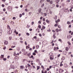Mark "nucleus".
<instances>
[{"instance_id": "nucleus-1", "label": "nucleus", "mask_w": 73, "mask_h": 73, "mask_svg": "<svg viewBox=\"0 0 73 73\" xmlns=\"http://www.w3.org/2000/svg\"><path fill=\"white\" fill-rule=\"evenodd\" d=\"M12 30L11 29H8V31H7L8 34L9 35H11V34H12Z\"/></svg>"}, {"instance_id": "nucleus-2", "label": "nucleus", "mask_w": 73, "mask_h": 73, "mask_svg": "<svg viewBox=\"0 0 73 73\" xmlns=\"http://www.w3.org/2000/svg\"><path fill=\"white\" fill-rule=\"evenodd\" d=\"M11 69H15V66L13 65H10V68H9V70H10Z\"/></svg>"}, {"instance_id": "nucleus-3", "label": "nucleus", "mask_w": 73, "mask_h": 73, "mask_svg": "<svg viewBox=\"0 0 73 73\" xmlns=\"http://www.w3.org/2000/svg\"><path fill=\"white\" fill-rule=\"evenodd\" d=\"M30 58H32L33 60H35V57L33 56L32 55L31 56L29 57Z\"/></svg>"}, {"instance_id": "nucleus-4", "label": "nucleus", "mask_w": 73, "mask_h": 73, "mask_svg": "<svg viewBox=\"0 0 73 73\" xmlns=\"http://www.w3.org/2000/svg\"><path fill=\"white\" fill-rule=\"evenodd\" d=\"M53 53L52 52H50L49 53V57H52V56H53Z\"/></svg>"}, {"instance_id": "nucleus-5", "label": "nucleus", "mask_w": 73, "mask_h": 73, "mask_svg": "<svg viewBox=\"0 0 73 73\" xmlns=\"http://www.w3.org/2000/svg\"><path fill=\"white\" fill-rule=\"evenodd\" d=\"M50 60H54V58L53 57H52V56H50Z\"/></svg>"}, {"instance_id": "nucleus-6", "label": "nucleus", "mask_w": 73, "mask_h": 73, "mask_svg": "<svg viewBox=\"0 0 73 73\" xmlns=\"http://www.w3.org/2000/svg\"><path fill=\"white\" fill-rule=\"evenodd\" d=\"M36 61L37 62H38V63H40V60L38 59H37L36 60Z\"/></svg>"}, {"instance_id": "nucleus-7", "label": "nucleus", "mask_w": 73, "mask_h": 73, "mask_svg": "<svg viewBox=\"0 0 73 73\" xmlns=\"http://www.w3.org/2000/svg\"><path fill=\"white\" fill-rule=\"evenodd\" d=\"M57 16H55V17L54 18V20H57Z\"/></svg>"}, {"instance_id": "nucleus-8", "label": "nucleus", "mask_w": 73, "mask_h": 73, "mask_svg": "<svg viewBox=\"0 0 73 73\" xmlns=\"http://www.w3.org/2000/svg\"><path fill=\"white\" fill-rule=\"evenodd\" d=\"M8 41H5L4 42V44H5V45H7V44H8Z\"/></svg>"}, {"instance_id": "nucleus-9", "label": "nucleus", "mask_w": 73, "mask_h": 73, "mask_svg": "<svg viewBox=\"0 0 73 73\" xmlns=\"http://www.w3.org/2000/svg\"><path fill=\"white\" fill-rule=\"evenodd\" d=\"M67 38L68 39H69V38H71V37H70V35H69V36H67Z\"/></svg>"}, {"instance_id": "nucleus-10", "label": "nucleus", "mask_w": 73, "mask_h": 73, "mask_svg": "<svg viewBox=\"0 0 73 73\" xmlns=\"http://www.w3.org/2000/svg\"><path fill=\"white\" fill-rule=\"evenodd\" d=\"M60 0H56V3L58 4V2H59Z\"/></svg>"}, {"instance_id": "nucleus-11", "label": "nucleus", "mask_w": 73, "mask_h": 73, "mask_svg": "<svg viewBox=\"0 0 73 73\" xmlns=\"http://www.w3.org/2000/svg\"><path fill=\"white\" fill-rule=\"evenodd\" d=\"M39 69H40V66H37V68L36 69L37 70H38Z\"/></svg>"}, {"instance_id": "nucleus-12", "label": "nucleus", "mask_w": 73, "mask_h": 73, "mask_svg": "<svg viewBox=\"0 0 73 73\" xmlns=\"http://www.w3.org/2000/svg\"><path fill=\"white\" fill-rule=\"evenodd\" d=\"M29 67V70H31V69H32V66H30L29 67Z\"/></svg>"}, {"instance_id": "nucleus-13", "label": "nucleus", "mask_w": 73, "mask_h": 73, "mask_svg": "<svg viewBox=\"0 0 73 73\" xmlns=\"http://www.w3.org/2000/svg\"><path fill=\"white\" fill-rule=\"evenodd\" d=\"M61 60H65V57L63 56L62 58L61 59Z\"/></svg>"}, {"instance_id": "nucleus-14", "label": "nucleus", "mask_w": 73, "mask_h": 73, "mask_svg": "<svg viewBox=\"0 0 73 73\" xmlns=\"http://www.w3.org/2000/svg\"><path fill=\"white\" fill-rule=\"evenodd\" d=\"M63 54H66V52L65 51H64L63 52Z\"/></svg>"}, {"instance_id": "nucleus-15", "label": "nucleus", "mask_w": 73, "mask_h": 73, "mask_svg": "<svg viewBox=\"0 0 73 73\" xmlns=\"http://www.w3.org/2000/svg\"><path fill=\"white\" fill-rule=\"evenodd\" d=\"M57 25H58V23L57 24V23H56L55 24V25H54V27H57Z\"/></svg>"}, {"instance_id": "nucleus-16", "label": "nucleus", "mask_w": 73, "mask_h": 73, "mask_svg": "<svg viewBox=\"0 0 73 73\" xmlns=\"http://www.w3.org/2000/svg\"><path fill=\"white\" fill-rule=\"evenodd\" d=\"M10 7L11 8H12V7H10V6H9L7 7V9L8 10H9L10 9Z\"/></svg>"}, {"instance_id": "nucleus-17", "label": "nucleus", "mask_w": 73, "mask_h": 73, "mask_svg": "<svg viewBox=\"0 0 73 73\" xmlns=\"http://www.w3.org/2000/svg\"><path fill=\"white\" fill-rule=\"evenodd\" d=\"M36 47L37 49H38L39 48V47H40V46H39V45H37L36 46Z\"/></svg>"}, {"instance_id": "nucleus-18", "label": "nucleus", "mask_w": 73, "mask_h": 73, "mask_svg": "<svg viewBox=\"0 0 73 73\" xmlns=\"http://www.w3.org/2000/svg\"><path fill=\"white\" fill-rule=\"evenodd\" d=\"M19 59V57L18 56H15V60H17V59Z\"/></svg>"}, {"instance_id": "nucleus-19", "label": "nucleus", "mask_w": 73, "mask_h": 73, "mask_svg": "<svg viewBox=\"0 0 73 73\" xmlns=\"http://www.w3.org/2000/svg\"><path fill=\"white\" fill-rule=\"evenodd\" d=\"M31 55V53H29L27 54V56L28 57H29V56H30Z\"/></svg>"}, {"instance_id": "nucleus-20", "label": "nucleus", "mask_w": 73, "mask_h": 73, "mask_svg": "<svg viewBox=\"0 0 73 73\" xmlns=\"http://www.w3.org/2000/svg\"><path fill=\"white\" fill-rule=\"evenodd\" d=\"M46 22L47 23H49V21L48 19L46 20Z\"/></svg>"}, {"instance_id": "nucleus-21", "label": "nucleus", "mask_w": 73, "mask_h": 73, "mask_svg": "<svg viewBox=\"0 0 73 73\" xmlns=\"http://www.w3.org/2000/svg\"><path fill=\"white\" fill-rule=\"evenodd\" d=\"M21 69H23L24 68V66H20Z\"/></svg>"}, {"instance_id": "nucleus-22", "label": "nucleus", "mask_w": 73, "mask_h": 73, "mask_svg": "<svg viewBox=\"0 0 73 73\" xmlns=\"http://www.w3.org/2000/svg\"><path fill=\"white\" fill-rule=\"evenodd\" d=\"M41 12V9H40L38 10V12L39 13H40Z\"/></svg>"}, {"instance_id": "nucleus-23", "label": "nucleus", "mask_w": 73, "mask_h": 73, "mask_svg": "<svg viewBox=\"0 0 73 73\" xmlns=\"http://www.w3.org/2000/svg\"><path fill=\"white\" fill-rule=\"evenodd\" d=\"M50 3L51 4H53V1H50Z\"/></svg>"}, {"instance_id": "nucleus-24", "label": "nucleus", "mask_w": 73, "mask_h": 73, "mask_svg": "<svg viewBox=\"0 0 73 73\" xmlns=\"http://www.w3.org/2000/svg\"><path fill=\"white\" fill-rule=\"evenodd\" d=\"M58 62H59L58 61H57L56 62V65H58L59 64V63H58Z\"/></svg>"}, {"instance_id": "nucleus-25", "label": "nucleus", "mask_w": 73, "mask_h": 73, "mask_svg": "<svg viewBox=\"0 0 73 73\" xmlns=\"http://www.w3.org/2000/svg\"><path fill=\"white\" fill-rule=\"evenodd\" d=\"M55 31L56 32H58V29H56Z\"/></svg>"}, {"instance_id": "nucleus-26", "label": "nucleus", "mask_w": 73, "mask_h": 73, "mask_svg": "<svg viewBox=\"0 0 73 73\" xmlns=\"http://www.w3.org/2000/svg\"><path fill=\"white\" fill-rule=\"evenodd\" d=\"M69 49V48H68L66 47V51H68V50Z\"/></svg>"}, {"instance_id": "nucleus-27", "label": "nucleus", "mask_w": 73, "mask_h": 73, "mask_svg": "<svg viewBox=\"0 0 73 73\" xmlns=\"http://www.w3.org/2000/svg\"><path fill=\"white\" fill-rule=\"evenodd\" d=\"M29 27H30V26L27 25V28H29Z\"/></svg>"}, {"instance_id": "nucleus-28", "label": "nucleus", "mask_w": 73, "mask_h": 73, "mask_svg": "<svg viewBox=\"0 0 73 73\" xmlns=\"http://www.w3.org/2000/svg\"><path fill=\"white\" fill-rule=\"evenodd\" d=\"M67 24L69 25L70 24V22L69 21H67Z\"/></svg>"}, {"instance_id": "nucleus-29", "label": "nucleus", "mask_w": 73, "mask_h": 73, "mask_svg": "<svg viewBox=\"0 0 73 73\" xmlns=\"http://www.w3.org/2000/svg\"><path fill=\"white\" fill-rule=\"evenodd\" d=\"M2 32H3V30H1V29H0V33H1Z\"/></svg>"}, {"instance_id": "nucleus-30", "label": "nucleus", "mask_w": 73, "mask_h": 73, "mask_svg": "<svg viewBox=\"0 0 73 73\" xmlns=\"http://www.w3.org/2000/svg\"><path fill=\"white\" fill-rule=\"evenodd\" d=\"M53 38H56V36L55 35H53Z\"/></svg>"}, {"instance_id": "nucleus-31", "label": "nucleus", "mask_w": 73, "mask_h": 73, "mask_svg": "<svg viewBox=\"0 0 73 73\" xmlns=\"http://www.w3.org/2000/svg\"><path fill=\"white\" fill-rule=\"evenodd\" d=\"M70 0H68L66 1V3H69V2H70Z\"/></svg>"}, {"instance_id": "nucleus-32", "label": "nucleus", "mask_w": 73, "mask_h": 73, "mask_svg": "<svg viewBox=\"0 0 73 73\" xmlns=\"http://www.w3.org/2000/svg\"><path fill=\"white\" fill-rule=\"evenodd\" d=\"M43 1H43V0H40V3H41V4L42 3V2H43Z\"/></svg>"}, {"instance_id": "nucleus-33", "label": "nucleus", "mask_w": 73, "mask_h": 73, "mask_svg": "<svg viewBox=\"0 0 73 73\" xmlns=\"http://www.w3.org/2000/svg\"><path fill=\"white\" fill-rule=\"evenodd\" d=\"M35 53H37L38 52H37V51L36 50H35L34 51Z\"/></svg>"}, {"instance_id": "nucleus-34", "label": "nucleus", "mask_w": 73, "mask_h": 73, "mask_svg": "<svg viewBox=\"0 0 73 73\" xmlns=\"http://www.w3.org/2000/svg\"><path fill=\"white\" fill-rule=\"evenodd\" d=\"M19 16L20 17H22V15L21 14H20Z\"/></svg>"}, {"instance_id": "nucleus-35", "label": "nucleus", "mask_w": 73, "mask_h": 73, "mask_svg": "<svg viewBox=\"0 0 73 73\" xmlns=\"http://www.w3.org/2000/svg\"><path fill=\"white\" fill-rule=\"evenodd\" d=\"M9 38V40H11L12 38V37H10Z\"/></svg>"}, {"instance_id": "nucleus-36", "label": "nucleus", "mask_w": 73, "mask_h": 73, "mask_svg": "<svg viewBox=\"0 0 73 73\" xmlns=\"http://www.w3.org/2000/svg\"><path fill=\"white\" fill-rule=\"evenodd\" d=\"M22 52H25V50L24 49H23L22 50Z\"/></svg>"}, {"instance_id": "nucleus-37", "label": "nucleus", "mask_w": 73, "mask_h": 73, "mask_svg": "<svg viewBox=\"0 0 73 73\" xmlns=\"http://www.w3.org/2000/svg\"><path fill=\"white\" fill-rule=\"evenodd\" d=\"M15 46H11V48H14Z\"/></svg>"}, {"instance_id": "nucleus-38", "label": "nucleus", "mask_w": 73, "mask_h": 73, "mask_svg": "<svg viewBox=\"0 0 73 73\" xmlns=\"http://www.w3.org/2000/svg\"><path fill=\"white\" fill-rule=\"evenodd\" d=\"M44 6V3H43V4L41 5V7L42 8Z\"/></svg>"}, {"instance_id": "nucleus-39", "label": "nucleus", "mask_w": 73, "mask_h": 73, "mask_svg": "<svg viewBox=\"0 0 73 73\" xmlns=\"http://www.w3.org/2000/svg\"><path fill=\"white\" fill-rule=\"evenodd\" d=\"M33 55H34V56H35V55H36V53H35V52H33Z\"/></svg>"}, {"instance_id": "nucleus-40", "label": "nucleus", "mask_w": 73, "mask_h": 73, "mask_svg": "<svg viewBox=\"0 0 73 73\" xmlns=\"http://www.w3.org/2000/svg\"><path fill=\"white\" fill-rule=\"evenodd\" d=\"M62 62H61V63ZM63 66V64H60V66Z\"/></svg>"}, {"instance_id": "nucleus-41", "label": "nucleus", "mask_w": 73, "mask_h": 73, "mask_svg": "<svg viewBox=\"0 0 73 73\" xmlns=\"http://www.w3.org/2000/svg\"><path fill=\"white\" fill-rule=\"evenodd\" d=\"M41 68H42V69H44V66L42 65L41 66Z\"/></svg>"}, {"instance_id": "nucleus-42", "label": "nucleus", "mask_w": 73, "mask_h": 73, "mask_svg": "<svg viewBox=\"0 0 73 73\" xmlns=\"http://www.w3.org/2000/svg\"><path fill=\"white\" fill-rule=\"evenodd\" d=\"M3 60L4 61H6V60H7V58H4L3 59Z\"/></svg>"}, {"instance_id": "nucleus-43", "label": "nucleus", "mask_w": 73, "mask_h": 73, "mask_svg": "<svg viewBox=\"0 0 73 73\" xmlns=\"http://www.w3.org/2000/svg\"><path fill=\"white\" fill-rule=\"evenodd\" d=\"M44 15L45 16H46L47 15V14L46 13H44Z\"/></svg>"}, {"instance_id": "nucleus-44", "label": "nucleus", "mask_w": 73, "mask_h": 73, "mask_svg": "<svg viewBox=\"0 0 73 73\" xmlns=\"http://www.w3.org/2000/svg\"><path fill=\"white\" fill-rule=\"evenodd\" d=\"M58 41H59L61 42V41H62V40H61V39H58Z\"/></svg>"}, {"instance_id": "nucleus-45", "label": "nucleus", "mask_w": 73, "mask_h": 73, "mask_svg": "<svg viewBox=\"0 0 73 73\" xmlns=\"http://www.w3.org/2000/svg\"><path fill=\"white\" fill-rule=\"evenodd\" d=\"M43 24H44V25H46V23L44 22L43 23Z\"/></svg>"}, {"instance_id": "nucleus-46", "label": "nucleus", "mask_w": 73, "mask_h": 73, "mask_svg": "<svg viewBox=\"0 0 73 73\" xmlns=\"http://www.w3.org/2000/svg\"><path fill=\"white\" fill-rule=\"evenodd\" d=\"M34 38H35V39H36L37 38V36H35L33 37Z\"/></svg>"}, {"instance_id": "nucleus-47", "label": "nucleus", "mask_w": 73, "mask_h": 73, "mask_svg": "<svg viewBox=\"0 0 73 73\" xmlns=\"http://www.w3.org/2000/svg\"><path fill=\"white\" fill-rule=\"evenodd\" d=\"M39 36H40V37H41V36H42V35L41 34H39Z\"/></svg>"}, {"instance_id": "nucleus-48", "label": "nucleus", "mask_w": 73, "mask_h": 73, "mask_svg": "<svg viewBox=\"0 0 73 73\" xmlns=\"http://www.w3.org/2000/svg\"><path fill=\"white\" fill-rule=\"evenodd\" d=\"M41 26L40 25H39L38 26V27L40 29L41 28Z\"/></svg>"}, {"instance_id": "nucleus-49", "label": "nucleus", "mask_w": 73, "mask_h": 73, "mask_svg": "<svg viewBox=\"0 0 73 73\" xmlns=\"http://www.w3.org/2000/svg\"><path fill=\"white\" fill-rule=\"evenodd\" d=\"M20 40H23V38H22V37H21L20 38Z\"/></svg>"}, {"instance_id": "nucleus-50", "label": "nucleus", "mask_w": 73, "mask_h": 73, "mask_svg": "<svg viewBox=\"0 0 73 73\" xmlns=\"http://www.w3.org/2000/svg\"><path fill=\"white\" fill-rule=\"evenodd\" d=\"M42 28L43 29H45V27L44 26H43L42 27Z\"/></svg>"}, {"instance_id": "nucleus-51", "label": "nucleus", "mask_w": 73, "mask_h": 73, "mask_svg": "<svg viewBox=\"0 0 73 73\" xmlns=\"http://www.w3.org/2000/svg\"><path fill=\"white\" fill-rule=\"evenodd\" d=\"M68 44H69V45H70L71 44H70V42H68Z\"/></svg>"}, {"instance_id": "nucleus-52", "label": "nucleus", "mask_w": 73, "mask_h": 73, "mask_svg": "<svg viewBox=\"0 0 73 73\" xmlns=\"http://www.w3.org/2000/svg\"><path fill=\"white\" fill-rule=\"evenodd\" d=\"M26 35H27V36H29V34L28 33H27Z\"/></svg>"}, {"instance_id": "nucleus-53", "label": "nucleus", "mask_w": 73, "mask_h": 73, "mask_svg": "<svg viewBox=\"0 0 73 73\" xmlns=\"http://www.w3.org/2000/svg\"><path fill=\"white\" fill-rule=\"evenodd\" d=\"M13 20H16V17H13Z\"/></svg>"}, {"instance_id": "nucleus-54", "label": "nucleus", "mask_w": 73, "mask_h": 73, "mask_svg": "<svg viewBox=\"0 0 73 73\" xmlns=\"http://www.w3.org/2000/svg\"><path fill=\"white\" fill-rule=\"evenodd\" d=\"M27 66H28V67H29L31 66V65H30V64H28Z\"/></svg>"}, {"instance_id": "nucleus-55", "label": "nucleus", "mask_w": 73, "mask_h": 73, "mask_svg": "<svg viewBox=\"0 0 73 73\" xmlns=\"http://www.w3.org/2000/svg\"><path fill=\"white\" fill-rule=\"evenodd\" d=\"M42 20L43 21H45V18H43Z\"/></svg>"}, {"instance_id": "nucleus-56", "label": "nucleus", "mask_w": 73, "mask_h": 73, "mask_svg": "<svg viewBox=\"0 0 73 73\" xmlns=\"http://www.w3.org/2000/svg\"><path fill=\"white\" fill-rule=\"evenodd\" d=\"M47 32H50V29L48 30H47Z\"/></svg>"}, {"instance_id": "nucleus-57", "label": "nucleus", "mask_w": 73, "mask_h": 73, "mask_svg": "<svg viewBox=\"0 0 73 73\" xmlns=\"http://www.w3.org/2000/svg\"><path fill=\"white\" fill-rule=\"evenodd\" d=\"M39 40V39H38V38H37L36 39V41H38Z\"/></svg>"}, {"instance_id": "nucleus-58", "label": "nucleus", "mask_w": 73, "mask_h": 73, "mask_svg": "<svg viewBox=\"0 0 73 73\" xmlns=\"http://www.w3.org/2000/svg\"><path fill=\"white\" fill-rule=\"evenodd\" d=\"M46 1H47V2H48V3H49L50 1V0H47Z\"/></svg>"}, {"instance_id": "nucleus-59", "label": "nucleus", "mask_w": 73, "mask_h": 73, "mask_svg": "<svg viewBox=\"0 0 73 73\" xmlns=\"http://www.w3.org/2000/svg\"><path fill=\"white\" fill-rule=\"evenodd\" d=\"M5 5H8L9 4L8 3H5Z\"/></svg>"}, {"instance_id": "nucleus-60", "label": "nucleus", "mask_w": 73, "mask_h": 73, "mask_svg": "<svg viewBox=\"0 0 73 73\" xmlns=\"http://www.w3.org/2000/svg\"><path fill=\"white\" fill-rule=\"evenodd\" d=\"M2 7H4V4H2V5H1Z\"/></svg>"}, {"instance_id": "nucleus-61", "label": "nucleus", "mask_w": 73, "mask_h": 73, "mask_svg": "<svg viewBox=\"0 0 73 73\" xmlns=\"http://www.w3.org/2000/svg\"><path fill=\"white\" fill-rule=\"evenodd\" d=\"M34 24V22H32L31 23L32 25H33Z\"/></svg>"}, {"instance_id": "nucleus-62", "label": "nucleus", "mask_w": 73, "mask_h": 73, "mask_svg": "<svg viewBox=\"0 0 73 73\" xmlns=\"http://www.w3.org/2000/svg\"><path fill=\"white\" fill-rule=\"evenodd\" d=\"M1 56L2 57V58H4V55H1Z\"/></svg>"}, {"instance_id": "nucleus-63", "label": "nucleus", "mask_w": 73, "mask_h": 73, "mask_svg": "<svg viewBox=\"0 0 73 73\" xmlns=\"http://www.w3.org/2000/svg\"><path fill=\"white\" fill-rule=\"evenodd\" d=\"M64 3H62V6H64Z\"/></svg>"}, {"instance_id": "nucleus-64", "label": "nucleus", "mask_w": 73, "mask_h": 73, "mask_svg": "<svg viewBox=\"0 0 73 73\" xmlns=\"http://www.w3.org/2000/svg\"><path fill=\"white\" fill-rule=\"evenodd\" d=\"M42 73H44V70H42Z\"/></svg>"}]
</instances>
